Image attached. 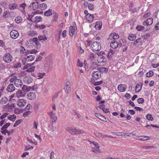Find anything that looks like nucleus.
Masks as SVG:
<instances>
[{"mask_svg":"<svg viewBox=\"0 0 159 159\" xmlns=\"http://www.w3.org/2000/svg\"><path fill=\"white\" fill-rule=\"evenodd\" d=\"M144 73V71L143 70H139L138 72V75L139 76L141 77L143 75Z\"/></svg>","mask_w":159,"mask_h":159,"instance_id":"nucleus-59","label":"nucleus"},{"mask_svg":"<svg viewBox=\"0 0 159 159\" xmlns=\"http://www.w3.org/2000/svg\"><path fill=\"white\" fill-rule=\"evenodd\" d=\"M7 98L6 97H4L2 98L0 100V103L2 104H4L7 103Z\"/></svg>","mask_w":159,"mask_h":159,"instance_id":"nucleus-38","label":"nucleus"},{"mask_svg":"<svg viewBox=\"0 0 159 159\" xmlns=\"http://www.w3.org/2000/svg\"><path fill=\"white\" fill-rule=\"evenodd\" d=\"M127 88V86L125 84H120L117 86V89L119 91L121 92H125Z\"/></svg>","mask_w":159,"mask_h":159,"instance_id":"nucleus-12","label":"nucleus"},{"mask_svg":"<svg viewBox=\"0 0 159 159\" xmlns=\"http://www.w3.org/2000/svg\"><path fill=\"white\" fill-rule=\"evenodd\" d=\"M12 59V57L11 54L8 52L5 53L3 57V60L4 61L7 63H10Z\"/></svg>","mask_w":159,"mask_h":159,"instance_id":"nucleus-4","label":"nucleus"},{"mask_svg":"<svg viewBox=\"0 0 159 159\" xmlns=\"http://www.w3.org/2000/svg\"><path fill=\"white\" fill-rule=\"evenodd\" d=\"M94 16L93 15L88 13L86 15L85 17V20L88 22H91L93 20Z\"/></svg>","mask_w":159,"mask_h":159,"instance_id":"nucleus-13","label":"nucleus"},{"mask_svg":"<svg viewBox=\"0 0 159 159\" xmlns=\"http://www.w3.org/2000/svg\"><path fill=\"white\" fill-rule=\"evenodd\" d=\"M29 8L30 10H36L38 8V4L37 2H32L29 5Z\"/></svg>","mask_w":159,"mask_h":159,"instance_id":"nucleus-7","label":"nucleus"},{"mask_svg":"<svg viewBox=\"0 0 159 159\" xmlns=\"http://www.w3.org/2000/svg\"><path fill=\"white\" fill-rule=\"evenodd\" d=\"M10 82L11 83L14 82L15 86L18 87H21L23 85L21 80L19 79L16 76H14L10 79Z\"/></svg>","mask_w":159,"mask_h":159,"instance_id":"nucleus-2","label":"nucleus"},{"mask_svg":"<svg viewBox=\"0 0 159 159\" xmlns=\"http://www.w3.org/2000/svg\"><path fill=\"white\" fill-rule=\"evenodd\" d=\"M35 68V66H31L28 69L26 70V71L28 72H32L34 71Z\"/></svg>","mask_w":159,"mask_h":159,"instance_id":"nucleus-36","label":"nucleus"},{"mask_svg":"<svg viewBox=\"0 0 159 159\" xmlns=\"http://www.w3.org/2000/svg\"><path fill=\"white\" fill-rule=\"evenodd\" d=\"M99 72H107L108 71V69L104 67H101L99 68Z\"/></svg>","mask_w":159,"mask_h":159,"instance_id":"nucleus-54","label":"nucleus"},{"mask_svg":"<svg viewBox=\"0 0 159 159\" xmlns=\"http://www.w3.org/2000/svg\"><path fill=\"white\" fill-rule=\"evenodd\" d=\"M99 119L102 121L106 122H107V121H109L108 119H107L106 118L102 115H101Z\"/></svg>","mask_w":159,"mask_h":159,"instance_id":"nucleus-48","label":"nucleus"},{"mask_svg":"<svg viewBox=\"0 0 159 159\" xmlns=\"http://www.w3.org/2000/svg\"><path fill=\"white\" fill-rule=\"evenodd\" d=\"M21 65L20 63L17 62L14 65V67L15 68L20 67L21 66Z\"/></svg>","mask_w":159,"mask_h":159,"instance_id":"nucleus-52","label":"nucleus"},{"mask_svg":"<svg viewBox=\"0 0 159 159\" xmlns=\"http://www.w3.org/2000/svg\"><path fill=\"white\" fill-rule=\"evenodd\" d=\"M48 114L52 120V122L56 121L57 119V117L55 116V114L53 113V111H50L48 112Z\"/></svg>","mask_w":159,"mask_h":159,"instance_id":"nucleus-5","label":"nucleus"},{"mask_svg":"<svg viewBox=\"0 0 159 159\" xmlns=\"http://www.w3.org/2000/svg\"><path fill=\"white\" fill-rule=\"evenodd\" d=\"M16 98H17L16 96V95L14 94H12L9 97V101H11V102L13 101H16Z\"/></svg>","mask_w":159,"mask_h":159,"instance_id":"nucleus-25","label":"nucleus"},{"mask_svg":"<svg viewBox=\"0 0 159 159\" xmlns=\"http://www.w3.org/2000/svg\"><path fill=\"white\" fill-rule=\"evenodd\" d=\"M18 7V5L17 4H11L9 5V7L11 9H14L17 8Z\"/></svg>","mask_w":159,"mask_h":159,"instance_id":"nucleus-32","label":"nucleus"},{"mask_svg":"<svg viewBox=\"0 0 159 159\" xmlns=\"http://www.w3.org/2000/svg\"><path fill=\"white\" fill-rule=\"evenodd\" d=\"M26 101L23 99H19L17 102V105L20 107H23L26 104Z\"/></svg>","mask_w":159,"mask_h":159,"instance_id":"nucleus-11","label":"nucleus"},{"mask_svg":"<svg viewBox=\"0 0 159 159\" xmlns=\"http://www.w3.org/2000/svg\"><path fill=\"white\" fill-rule=\"evenodd\" d=\"M10 124L9 123H7L5 124L4 125H3L1 128L4 129H7L9 126H10Z\"/></svg>","mask_w":159,"mask_h":159,"instance_id":"nucleus-60","label":"nucleus"},{"mask_svg":"<svg viewBox=\"0 0 159 159\" xmlns=\"http://www.w3.org/2000/svg\"><path fill=\"white\" fill-rule=\"evenodd\" d=\"M136 35L135 34H131L128 37V39L131 41H133L135 39Z\"/></svg>","mask_w":159,"mask_h":159,"instance_id":"nucleus-35","label":"nucleus"},{"mask_svg":"<svg viewBox=\"0 0 159 159\" xmlns=\"http://www.w3.org/2000/svg\"><path fill=\"white\" fill-rule=\"evenodd\" d=\"M8 115L9 113H8L5 112L0 116V119L2 120L3 119L6 118L7 116Z\"/></svg>","mask_w":159,"mask_h":159,"instance_id":"nucleus-50","label":"nucleus"},{"mask_svg":"<svg viewBox=\"0 0 159 159\" xmlns=\"http://www.w3.org/2000/svg\"><path fill=\"white\" fill-rule=\"evenodd\" d=\"M37 11H33L32 12L31 15L29 16V19L30 20L34 22L35 23H37L42 20V18L41 16H36L34 19L33 21L32 20V18L34 15L38 14Z\"/></svg>","mask_w":159,"mask_h":159,"instance_id":"nucleus-3","label":"nucleus"},{"mask_svg":"<svg viewBox=\"0 0 159 159\" xmlns=\"http://www.w3.org/2000/svg\"><path fill=\"white\" fill-rule=\"evenodd\" d=\"M18 31L16 30H12L10 33V35L11 37L14 39H16L19 36Z\"/></svg>","mask_w":159,"mask_h":159,"instance_id":"nucleus-9","label":"nucleus"},{"mask_svg":"<svg viewBox=\"0 0 159 159\" xmlns=\"http://www.w3.org/2000/svg\"><path fill=\"white\" fill-rule=\"evenodd\" d=\"M8 131V130H7V129H2V128L1 129V132L2 134H4L5 135L6 134L7 132Z\"/></svg>","mask_w":159,"mask_h":159,"instance_id":"nucleus-61","label":"nucleus"},{"mask_svg":"<svg viewBox=\"0 0 159 159\" xmlns=\"http://www.w3.org/2000/svg\"><path fill=\"white\" fill-rule=\"evenodd\" d=\"M26 93V91L20 90L17 91L16 93L17 98L24 97Z\"/></svg>","mask_w":159,"mask_h":159,"instance_id":"nucleus-6","label":"nucleus"},{"mask_svg":"<svg viewBox=\"0 0 159 159\" xmlns=\"http://www.w3.org/2000/svg\"><path fill=\"white\" fill-rule=\"evenodd\" d=\"M89 9L90 10H93L94 9V6L93 4H89L88 5Z\"/></svg>","mask_w":159,"mask_h":159,"instance_id":"nucleus-62","label":"nucleus"},{"mask_svg":"<svg viewBox=\"0 0 159 159\" xmlns=\"http://www.w3.org/2000/svg\"><path fill=\"white\" fill-rule=\"evenodd\" d=\"M7 90L9 92H12L15 90V87L12 84H10L7 87Z\"/></svg>","mask_w":159,"mask_h":159,"instance_id":"nucleus-16","label":"nucleus"},{"mask_svg":"<svg viewBox=\"0 0 159 159\" xmlns=\"http://www.w3.org/2000/svg\"><path fill=\"white\" fill-rule=\"evenodd\" d=\"M7 118L9 120L13 122L16 119V116L15 115H8Z\"/></svg>","mask_w":159,"mask_h":159,"instance_id":"nucleus-24","label":"nucleus"},{"mask_svg":"<svg viewBox=\"0 0 159 159\" xmlns=\"http://www.w3.org/2000/svg\"><path fill=\"white\" fill-rule=\"evenodd\" d=\"M95 134L96 137L100 138H103L107 137H109L107 135L103 134H102L99 132L95 133Z\"/></svg>","mask_w":159,"mask_h":159,"instance_id":"nucleus-23","label":"nucleus"},{"mask_svg":"<svg viewBox=\"0 0 159 159\" xmlns=\"http://www.w3.org/2000/svg\"><path fill=\"white\" fill-rule=\"evenodd\" d=\"M77 32V28L76 26H71L69 29L70 35L71 36L73 35Z\"/></svg>","mask_w":159,"mask_h":159,"instance_id":"nucleus-8","label":"nucleus"},{"mask_svg":"<svg viewBox=\"0 0 159 159\" xmlns=\"http://www.w3.org/2000/svg\"><path fill=\"white\" fill-rule=\"evenodd\" d=\"M144 27L143 26L141 25H138L136 27V29L139 31L143 30H144Z\"/></svg>","mask_w":159,"mask_h":159,"instance_id":"nucleus-51","label":"nucleus"},{"mask_svg":"<svg viewBox=\"0 0 159 159\" xmlns=\"http://www.w3.org/2000/svg\"><path fill=\"white\" fill-rule=\"evenodd\" d=\"M27 59V61H31L34 60L35 58V57L33 55H30L26 57Z\"/></svg>","mask_w":159,"mask_h":159,"instance_id":"nucleus-29","label":"nucleus"},{"mask_svg":"<svg viewBox=\"0 0 159 159\" xmlns=\"http://www.w3.org/2000/svg\"><path fill=\"white\" fill-rule=\"evenodd\" d=\"M153 75V72L151 70L149 71L146 74V76L147 77H150L152 76Z\"/></svg>","mask_w":159,"mask_h":159,"instance_id":"nucleus-42","label":"nucleus"},{"mask_svg":"<svg viewBox=\"0 0 159 159\" xmlns=\"http://www.w3.org/2000/svg\"><path fill=\"white\" fill-rule=\"evenodd\" d=\"M15 20L17 23L19 24L22 22L23 19L21 17L18 16L16 18Z\"/></svg>","mask_w":159,"mask_h":159,"instance_id":"nucleus-33","label":"nucleus"},{"mask_svg":"<svg viewBox=\"0 0 159 159\" xmlns=\"http://www.w3.org/2000/svg\"><path fill=\"white\" fill-rule=\"evenodd\" d=\"M90 47L91 49L94 52L99 51L101 48V44L98 42L94 41L92 43Z\"/></svg>","mask_w":159,"mask_h":159,"instance_id":"nucleus-1","label":"nucleus"},{"mask_svg":"<svg viewBox=\"0 0 159 159\" xmlns=\"http://www.w3.org/2000/svg\"><path fill=\"white\" fill-rule=\"evenodd\" d=\"M27 96V98L31 100L34 99L36 97L35 93L33 92H30L28 93Z\"/></svg>","mask_w":159,"mask_h":159,"instance_id":"nucleus-17","label":"nucleus"},{"mask_svg":"<svg viewBox=\"0 0 159 159\" xmlns=\"http://www.w3.org/2000/svg\"><path fill=\"white\" fill-rule=\"evenodd\" d=\"M114 53V51L113 50H110L108 53L107 55L109 57H111V56L113 55V53Z\"/></svg>","mask_w":159,"mask_h":159,"instance_id":"nucleus-58","label":"nucleus"},{"mask_svg":"<svg viewBox=\"0 0 159 159\" xmlns=\"http://www.w3.org/2000/svg\"><path fill=\"white\" fill-rule=\"evenodd\" d=\"M150 139V137L148 136H140L139 137L138 139H137L139 140L144 141Z\"/></svg>","mask_w":159,"mask_h":159,"instance_id":"nucleus-22","label":"nucleus"},{"mask_svg":"<svg viewBox=\"0 0 159 159\" xmlns=\"http://www.w3.org/2000/svg\"><path fill=\"white\" fill-rule=\"evenodd\" d=\"M146 119L150 121H152L153 120V118L152 116L150 114H148L146 116Z\"/></svg>","mask_w":159,"mask_h":159,"instance_id":"nucleus-43","label":"nucleus"},{"mask_svg":"<svg viewBox=\"0 0 159 159\" xmlns=\"http://www.w3.org/2000/svg\"><path fill=\"white\" fill-rule=\"evenodd\" d=\"M34 147L30 144H27L25 147V150H28L30 149H33Z\"/></svg>","mask_w":159,"mask_h":159,"instance_id":"nucleus-47","label":"nucleus"},{"mask_svg":"<svg viewBox=\"0 0 159 159\" xmlns=\"http://www.w3.org/2000/svg\"><path fill=\"white\" fill-rule=\"evenodd\" d=\"M36 31H31L29 33V35L31 36H34L36 34Z\"/></svg>","mask_w":159,"mask_h":159,"instance_id":"nucleus-57","label":"nucleus"},{"mask_svg":"<svg viewBox=\"0 0 159 159\" xmlns=\"http://www.w3.org/2000/svg\"><path fill=\"white\" fill-rule=\"evenodd\" d=\"M10 14V13L9 11H6L4 12L3 16L4 18H7L9 16Z\"/></svg>","mask_w":159,"mask_h":159,"instance_id":"nucleus-49","label":"nucleus"},{"mask_svg":"<svg viewBox=\"0 0 159 159\" xmlns=\"http://www.w3.org/2000/svg\"><path fill=\"white\" fill-rule=\"evenodd\" d=\"M142 84H137L135 87V91L136 92H139L141 89Z\"/></svg>","mask_w":159,"mask_h":159,"instance_id":"nucleus-27","label":"nucleus"},{"mask_svg":"<svg viewBox=\"0 0 159 159\" xmlns=\"http://www.w3.org/2000/svg\"><path fill=\"white\" fill-rule=\"evenodd\" d=\"M47 7V6L45 3H43L38 5V8L41 9V10H45Z\"/></svg>","mask_w":159,"mask_h":159,"instance_id":"nucleus-26","label":"nucleus"},{"mask_svg":"<svg viewBox=\"0 0 159 159\" xmlns=\"http://www.w3.org/2000/svg\"><path fill=\"white\" fill-rule=\"evenodd\" d=\"M45 73H39L37 74V78L38 79H40L43 78L44 76Z\"/></svg>","mask_w":159,"mask_h":159,"instance_id":"nucleus-37","label":"nucleus"},{"mask_svg":"<svg viewBox=\"0 0 159 159\" xmlns=\"http://www.w3.org/2000/svg\"><path fill=\"white\" fill-rule=\"evenodd\" d=\"M38 125V123L37 121H34L33 122V128L34 129H37V126Z\"/></svg>","mask_w":159,"mask_h":159,"instance_id":"nucleus-46","label":"nucleus"},{"mask_svg":"<svg viewBox=\"0 0 159 159\" xmlns=\"http://www.w3.org/2000/svg\"><path fill=\"white\" fill-rule=\"evenodd\" d=\"M102 23L100 21H97L96 22L95 27L97 29H100L102 27Z\"/></svg>","mask_w":159,"mask_h":159,"instance_id":"nucleus-31","label":"nucleus"},{"mask_svg":"<svg viewBox=\"0 0 159 159\" xmlns=\"http://www.w3.org/2000/svg\"><path fill=\"white\" fill-rule=\"evenodd\" d=\"M77 66L79 67H82L83 66V63L78 59L77 61Z\"/></svg>","mask_w":159,"mask_h":159,"instance_id":"nucleus-55","label":"nucleus"},{"mask_svg":"<svg viewBox=\"0 0 159 159\" xmlns=\"http://www.w3.org/2000/svg\"><path fill=\"white\" fill-rule=\"evenodd\" d=\"M153 21V19L152 18H150L144 21L143 25L146 26L151 25L152 24Z\"/></svg>","mask_w":159,"mask_h":159,"instance_id":"nucleus-14","label":"nucleus"},{"mask_svg":"<svg viewBox=\"0 0 159 159\" xmlns=\"http://www.w3.org/2000/svg\"><path fill=\"white\" fill-rule=\"evenodd\" d=\"M69 132L73 134H76V129L75 128H70L68 130Z\"/></svg>","mask_w":159,"mask_h":159,"instance_id":"nucleus-34","label":"nucleus"},{"mask_svg":"<svg viewBox=\"0 0 159 159\" xmlns=\"http://www.w3.org/2000/svg\"><path fill=\"white\" fill-rule=\"evenodd\" d=\"M22 89V90L26 91V92L29 91L31 89L30 87H28L26 85H25L23 86Z\"/></svg>","mask_w":159,"mask_h":159,"instance_id":"nucleus-40","label":"nucleus"},{"mask_svg":"<svg viewBox=\"0 0 159 159\" xmlns=\"http://www.w3.org/2000/svg\"><path fill=\"white\" fill-rule=\"evenodd\" d=\"M150 15V12H148L145 14L143 16L142 19H145L148 17H149Z\"/></svg>","mask_w":159,"mask_h":159,"instance_id":"nucleus-44","label":"nucleus"},{"mask_svg":"<svg viewBox=\"0 0 159 159\" xmlns=\"http://www.w3.org/2000/svg\"><path fill=\"white\" fill-rule=\"evenodd\" d=\"M33 79L30 76H27L25 77L24 81L26 84H30L32 81Z\"/></svg>","mask_w":159,"mask_h":159,"instance_id":"nucleus-18","label":"nucleus"},{"mask_svg":"<svg viewBox=\"0 0 159 159\" xmlns=\"http://www.w3.org/2000/svg\"><path fill=\"white\" fill-rule=\"evenodd\" d=\"M89 59L91 61L96 60V59L97 56L96 54H94L93 53L90 52L89 54Z\"/></svg>","mask_w":159,"mask_h":159,"instance_id":"nucleus-21","label":"nucleus"},{"mask_svg":"<svg viewBox=\"0 0 159 159\" xmlns=\"http://www.w3.org/2000/svg\"><path fill=\"white\" fill-rule=\"evenodd\" d=\"M94 80H96L101 77V72L99 71H94L92 74Z\"/></svg>","mask_w":159,"mask_h":159,"instance_id":"nucleus-10","label":"nucleus"},{"mask_svg":"<svg viewBox=\"0 0 159 159\" xmlns=\"http://www.w3.org/2000/svg\"><path fill=\"white\" fill-rule=\"evenodd\" d=\"M153 148V146H144L142 147V148L144 149H149Z\"/></svg>","mask_w":159,"mask_h":159,"instance_id":"nucleus-63","label":"nucleus"},{"mask_svg":"<svg viewBox=\"0 0 159 159\" xmlns=\"http://www.w3.org/2000/svg\"><path fill=\"white\" fill-rule=\"evenodd\" d=\"M26 6V4L25 3H22L20 5L19 10L23 14H24L25 12V8Z\"/></svg>","mask_w":159,"mask_h":159,"instance_id":"nucleus-20","label":"nucleus"},{"mask_svg":"<svg viewBox=\"0 0 159 159\" xmlns=\"http://www.w3.org/2000/svg\"><path fill=\"white\" fill-rule=\"evenodd\" d=\"M52 10L49 9L44 13V15L46 16H49L52 15Z\"/></svg>","mask_w":159,"mask_h":159,"instance_id":"nucleus-28","label":"nucleus"},{"mask_svg":"<svg viewBox=\"0 0 159 159\" xmlns=\"http://www.w3.org/2000/svg\"><path fill=\"white\" fill-rule=\"evenodd\" d=\"M32 107V106L30 104H28L25 107V110H29Z\"/></svg>","mask_w":159,"mask_h":159,"instance_id":"nucleus-64","label":"nucleus"},{"mask_svg":"<svg viewBox=\"0 0 159 159\" xmlns=\"http://www.w3.org/2000/svg\"><path fill=\"white\" fill-rule=\"evenodd\" d=\"M98 65L95 62H93L91 64V65L90 67V69L92 70H93L94 69H98Z\"/></svg>","mask_w":159,"mask_h":159,"instance_id":"nucleus-30","label":"nucleus"},{"mask_svg":"<svg viewBox=\"0 0 159 159\" xmlns=\"http://www.w3.org/2000/svg\"><path fill=\"white\" fill-rule=\"evenodd\" d=\"M93 151L96 153H99V145L98 146H95V147H93Z\"/></svg>","mask_w":159,"mask_h":159,"instance_id":"nucleus-39","label":"nucleus"},{"mask_svg":"<svg viewBox=\"0 0 159 159\" xmlns=\"http://www.w3.org/2000/svg\"><path fill=\"white\" fill-rule=\"evenodd\" d=\"M26 52V50L24 48L21 46L20 48V52L21 54L24 53Z\"/></svg>","mask_w":159,"mask_h":159,"instance_id":"nucleus-53","label":"nucleus"},{"mask_svg":"<svg viewBox=\"0 0 159 159\" xmlns=\"http://www.w3.org/2000/svg\"><path fill=\"white\" fill-rule=\"evenodd\" d=\"M118 43L117 41L113 40L111 41L110 45L111 48H116L118 47Z\"/></svg>","mask_w":159,"mask_h":159,"instance_id":"nucleus-19","label":"nucleus"},{"mask_svg":"<svg viewBox=\"0 0 159 159\" xmlns=\"http://www.w3.org/2000/svg\"><path fill=\"white\" fill-rule=\"evenodd\" d=\"M137 102L139 104H142L144 102V100L143 98H140L138 99Z\"/></svg>","mask_w":159,"mask_h":159,"instance_id":"nucleus-56","label":"nucleus"},{"mask_svg":"<svg viewBox=\"0 0 159 159\" xmlns=\"http://www.w3.org/2000/svg\"><path fill=\"white\" fill-rule=\"evenodd\" d=\"M38 38L40 41L46 40L47 39L46 37L44 35H43V36H39Z\"/></svg>","mask_w":159,"mask_h":159,"instance_id":"nucleus-45","label":"nucleus"},{"mask_svg":"<svg viewBox=\"0 0 159 159\" xmlns=\"http://www.w3.org/2000/svg\"><path fill=\"white\" fill-rule=\"evenodd\" d=\"M119 38V36L116 33L111 34L110 36L108 39L112 40H115L118 39Z\"/></svg>","mask_w":159,"mask_h":159,"instance_id":"nucleus-15","label":"nucleus"},{"mask_svg":"<svg viewBox=\"0 0 159 159\" xmlns=\"http://www.w3.org/2000/svg\"><path fill=\"white\" fill-rule=\"evenodd\" d=\"M22 121V120L21 119L18 120H16L15 123L13 125L14 127H15L19 125Z\"/></svg>","mask_w":159,"mask_h":159,"instance_id":"nucleus-41","label":"nucleus"}]
</instances>
